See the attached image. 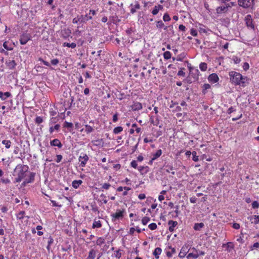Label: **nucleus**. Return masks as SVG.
<instances>
[{
	"label": "nucleus",
	"instance_id": "f257e3e1",
	"mask_svg": "<svg viewBox=\"0 0 259 259\" xmlns=\"http://www.w3.org/2000/svg\"><path fill=\"white\" fill-rule=\"evenodd\" d=\"M231 82L235 85H239L245 87L249 84L248 79L246 77L243 76L240 73L231 71L229 72Z\"/></svg>",
	"mask_w": 259,
	"mask_h": 259
},
{
	"label": "nucleus",
	"instance_id": "f03ea898",
	"mask_svg": "<svg viewBox=\"0 0 259 259\" xmlns=\"http://www.w3.org/2000/svg\"><path fill=\"white\" fill-rule=\"evenodd\" d=\"M28 166L27 165L19 164L14 169L13 176L17 177L15 179L14 183H19L24 179L27 176L28 170Z\"/></svg>",
	"mask_w": 259,
	"mask_h": 259
},
{
	"label": "nucleus",
	"instance_id": "7ed1b4c3",
	"mask_svg": "<svg viewBox=\"0 0 259 259\" xmlns=\"http://www.w3.org/2000/svg\"><path fill=\"white\" fill-rule=\"evenodd\" d=\"M221 4H222V5L218 7L216 9V12L218 14L225 13L228 12L229 8H231L229 3H221Z\"/></svg>",
	"mask_w": 259,
	"mask_h": 259
},
{
	"label": "nucleus",
	"instance_id": "20e7f679",
	"mask_svg": "<svg viewBox=\"0 0 259 259\" xmlns=\"http://www.w3.org/2000/svg\"><path fill=\"white\" fill-rule=\"evenodd\" d=\"M254 0H238V3L240 7L243 8H252Z\"/></svg>",
	"mask_w": 259,
	"mask_h": 259
},
{
	"label": "nucleus",
	"instance_id": "39448f33",
	"mask_svg": "<svg viewBox=\"0 0 259 259\" xmlns=\"http://www.w3.org/2000/svg\"><path fill=\"white\" fill-rule=\"evenodd\" d=\"M125 210L117 209L115 213L111 214L112 222H115L117 220L122 219L124 217Z\"/></svg>",
	"mask_w": 259,
	"mask_h": 259
},
{
	"label": "nucleus",
	"instance_id": "423d86ee",
	"mask_svg": "<svg viewBox=\"0 0 259 259\" xmlns=\"http://www.w3.org/2000/svg\"><path fill=\"white\" fill-rule=\"evenodd\" d=\"M31 36L30 34L23 33L20 36V42L21 45H25L30 39Z\"/></svg>",
	"mask_w": 259,
	"mask_h": 259
},
{
	"label": "nucleus",
	"instance_id": "0eeeda50",
	"mask_svg": "<svg viewBox=\"0 0 259 259\" xmlns=\"http://www.w3.org/2000/svg\"><path fill=\"white\" fill-rule=\"evenodd\" d=\"M89 158L86 154H82L79 157L78 160L80 162V165L82 167H84L87 162L89 160Z\"/></svg>",
	"mask_w": 259,
	"mask_h": 259
},
{
	"label": "nucleus",
	"instance_id": "6e6552de",
	"mask_svg": "<svg viewBox=\"0 0 259 259\" xmlns=\"http://www.w3.org/2000/svg\"><path fill=\"white\" fill-rule=\"evenodd\" d=\"M193 249L194 252L190 253L187 255V258L188 259H196L198 257L199 253L198 250H196L194 248H193Z\"/></svg>",
	"mask_w": 259,
	"mask_h": 259
},
{
	"label": "nucleus",
	"instance_id": "1a4fd4ad",
	"mask_svg": "<svg viewBox=\"0 0 259 259\" xmlns=\"http://www.w3.org/2000/svg\"><path fill=\"white\" fill-rule=\"evenodd\" d=\"M199 71L197 69L194 68L190 71V74L194 79V81L197 80L198 79Z\"/></svg>",
	"mask_w": 259,
	"mask_h": 259
},
{
	"label": "nucleus",
	"instance_id": "9d476101",
	"mask_svg": "<svg viewBox=\"0 0 259 259\" xmlns=\"http://www.w3.org/2000/svg\"><path fill=\"white\" fill-rule=\"evenodd\" d=\"M11 97H12V94L11 93H10L9 92L3 93V92L0 91V99L2 100H3V101L6 100L8 98H10Z\"/></svg>",
	"mask_w": 259,
	"mask_h": 259
},
{
	"label": "nucleus",
	"instance_id": "9b49d317",
	"mask_svg": "<svg viewBox=\"0 0 259 259\" xmlns=\"http://www.w3.org/2000/svg\"><path fill=\"white\" fill-rule=\"evenodd\" d=\"M219 77L218 75L215 73H212L210 75H209L208 77V80L209 81L215 83L218 81L219 80Z\"/></svg>",
	"mask_w": 259,
	"mask_h": 259
},
{
	"label": "nucleus",
	"instance_id": "f8f14e48",
	"mask_svg": "<svg viewBox=\"0 0 259 259\" xmlns=\"http://www.w3.org/2000/svg\"><path fill=\"white\" fill-rule=\"evenodd\" d=\"M223 248H226L228 252H231L234 248L233 243L231 242H228L226 244H223L222 245Z\"/></svg>",
	"mask_w": 259,
	"mask_h": 259
},
{
	"label": "nucleus",
	"instance_id": "ddd939ff",
	"mask_svg": "<svg viewBox=\"0 0 259 259\" xmlns=\"http://www.w3.org/2000/svg\"><path fill=\"white\" fill-rule=\"evenodd\" d=\"M131 7L132 8L131 9V13L132 14H134L136 13L137 10H139L140 9L141 7L140 4L138 2H135V4H131Z\"/></svg>",
	"mask_w": 259,
	"mask_h": 259
},
{
	"label": "nucleus",
	"instance_id": "4468645a",
	"mask_svg": "<svg viewBox=\"0 0 259 259\" xmlns=\"http://www.w3.org/2000/svg\"><path fill=\"white\" fill-rule=\"evenodd\" d=\"M50 145L52 146H57L59 148H62L63 146L61 142L58 139H55L53 141H51L50 142Z\"/></svg>",
	"mask_w": 259,
	"mask_h": 259
},
{
	"label": "nucleus",
	"instance_id": "2eb2a0df",
	"mask_svg": "<svg viewBox=\"0 0 259 259\" xmlns=\"http://www.w3.org/2000/svg\"><path fill=\"white\" fill-rule=\"evenodd\" d=\"M168 225H169L168 230L171 232L174 231V228L178 225V222L177 221L170 220L168 222Z\"/></svg>",
	"mask_w": 259,
	"mask_h": 259
},
{
	"label": "nucleus",
	"instance_id": "dca6fc26",
	"mask_svg": "<svg viewBox=\"0 0 259 259\" xmlns=\"http://www.w3.org/2000/svg\"><path fill=\"white\" fill-rule=\"evenodd\" d=\"M248 219L249 220L251 223L257 224L259 223V216L254 215L248 217Z\"/></svg>",
	"mask_w": 259,
	"mask_h": 259
},
{
	"label": "nucleus",
	"instance_id": "f3484780",
	"mask_svg": "<svg viewBox=\"0 0 259 259\" xmlns=\"http://www.w3.org/2000/svg\"><path fill=\"white\" fill-rule=\"evenodd\" d=\"M162 9L163 6L161 5H158L157 6H155L152 11V14L154 15H155L158 14L160 10H161Z\"/></svg>",
	"mask_w": 259,
	"mask_h": 259
},
{
	"label": "nucleus",
	"instance_id": "a211bd4d",
	"mask_svg": "<svg viewBox=\"0 0 259 259\" xmlns=\"http://www.w3.org/2000/svg\"><path fill=\"white\" fill-rule=\"evenodd\" d=\"M251 16L249 15H247L246 17V24L248 27H250L251 28H254V26L252 24V19H250Z\"/></svg>",
	"mask_w": 259,
	"mask_h": 259
},
{
	"label": "nucleus",
	"instance_id": "6ab92c4d",
	"mask_svg": "<svg viewBox=\"0 0 259 259\" xmlns=\"http://www.w3.org/2000/svg\"><path fill=\"white\" fill-rule=\"evenodd\" d=\"M142 108V104L139 102H135L132 106V109L134 111L139 110Z\"/></svg>",
	"mask_w": 259,
	"mask_h": 259
},
{
	"label": "nucleus",
	"instance_id": "aec40b11",
	"mask_svg": "<svg viewBox=\"0 0 259 259\" xmlns=\"http://www.w3.org/2000/svg\"><path fill=\"white\" fill-rule=\"evenodd\" d=\"M148 166H140L138 167L139 171L140 172L141 174L143 175L146 174L148 171Z\"/></svg>",
	"mask_w": 259,
	"mask_h": 259
},
{
	"label": "nucleus",
	"instance_id": "412c9836",
	"mask_svg": "<svg viewBox=\"0 0 259 259\" xmlns=\"http://www.w3.org/2000/svg\"><path fill=\"white\" fill-rule=\"evenodd\" d=\"M162 250L160 247H157L155 249L153 252V254L155 256L156 259L159 258V255L161 254Z\"/></svg>",
	"mask_w": 259,
	"mask_h": 259
},
{
	"label": "nucleus",
	"instance_id": "4be33fe9",
	"mask_svg": "<svg viewBox=\"0 0 259 259\" xmlns=\"http://www.w3.org/2000/svg\"><path fill=\"white\" fill-rule=\"evenodd\" d=\"M204 227V224L203 223H195L194 225L193 229L196 231H200Z\"/></svg>",
	"mask_w": 259,
	"mask_h": 259
},
{
	"label": "nucleus",
	"instance_id": "5701e85b",
	"mask_svg": "<svg viewBox=\"0 0 259 259\" xmlns=\"http://www.w3.org/2000/svg\"><path fill=\"white\" fill-rule=\"evenodd\" d=\"M35 176V172H30L29 173V178L28 179H26V180L29 183H33L34 181Z\"/></svg>",
	"mask_w": 259,
	"mask_h": 259
},
{
	"label": "nucleus",
	"instance_id": "b1692460",
	"mask_svg": "<svg viewBox=\"0 0 259 259\" xmlns=\"http://www.w3.org/2000/svg\"><path fill=\"white\" fill-rule=\"evenodd\" d=\"M82 183V181L80 180H74L72 183V187L74 188H77Z\"/></svg>",
	"mask_w": 259,
	"mask_h": 259
},
{
	"label": "nucleus",
	"instance_id": "393cba45",
	"mask_svg": "<svg viewBox=\"0 0 259 259\" xmlns=\"http://www.w3.org/2000/svg\"><path fill=\"white\" fill-rule=\"evenodd\" d=\"M7 65L9 69H14L16 65V63L15 60H10L7 63Z\"/></svg>",
	"mask_w": 259,
	"mask_h": 259
},
{
	"label": "nucleus",
	"instance_id": "a878e982",
	"mask_svg": "<svg viewBox=\"0 0 259 259\" xmlns=\"http://www.w3.org/2000/svg\"><path fill=\"white\" fill-rule=\"evenodd\" d=\"M162 154V151L161 149L158 150L155 153L153 154L152 160H155L159 157Z\"/></svg>",
	"mask_w": 259,
	"mask_h": 259
},
{
	"label": "nucleus",
	"instance_id": "bb28decb",
	"mask_svg": "<svg viewBox=\"0 0 259 259\" xmlns=\"http://www.w3.org/2000/svg\"><path fill=\"white\" fill-rule=\"evenodd\" d=\"M96 255V252L95 251L92 249H91L89 254V256H88L87 259H94Z\"/></svg>",
	"mask_w": 259,
	"mask_h": 259
},
{
	"label": "nucleus",
	"instance_id": "cd10ccee",
	"mask_svg": "<svg viewBox=\"0 0 259 259\" xmlns=\"http://www.w3.org/2000/svg\"><path fill=\"white\" fill-rule=\"evenodd\" d=\"M63 47H67L68 48H71L72 49H74L76 47V44L74 42H72L71 44L68 42H64L63 44Z\"/></svg>",
	"mask_w": 259,
	"mask_h": 259
},
{
	"label": "nucleus",
	"instance_id": "c85d7f7f",
	"mask_svg": "<svg viewBox=\"0 0 259 259\" xmlns=\"http://www.w3.org/2000/svg\"><path fill=\"white\" fill-rule=\"evenodd\" d=\"M185 57H186V54L185 53H183L177 56L176 59H175V58H173L172 59H173V60H175V59H176L177 61H182Z\"/></svg>",
	"mask_w": 259,
	"mask_h": 259
},
{
	"label": "nucleus",
	"instance_id": "c756f323",
	"mask_svg": "<svg viewBox=\"0 0 259 259\" xmlns=\"http://www.w3.org/2000/svg\"><path fill=\"white\" fill-rule=\"evenodd\" d=\"M102 227L101 223L100 221H96L94 220V222L93 224L92 228H101Z\"/></svg>",
	"mask_w": 259,
	"mask_h": 259
},
{
	"label": "nucleus",
	"instance_id": "7c9ffc66",
	"mask_svg": "<svg viewBox=\"0 0 259 259\" xmlns=\"http://www.w3.org/2000/svg\"><path fill=\"white\" fill-rule=\"evenodd\" d=\"M84 130L87 134H89L93 132L94 131V129L91 126L86 124L85 125Z\"/></svg>",
	"mask_w": 259,
	"mask_h": 259
},
{
	"label": "nucleus",
	"instance_id": "2f4dec72",
	"mask_svg": "<svg viewBox=\"0 0 259 259\" xmlns=\"http://www.w3.org/2000/svg\"><path fill=\"white\" fill-rule=\"evenodd\" d=\"M187 249V247L185 248L184 246L182 248L179 254V256L180 257H183L186 255Z\"/></svg>",
	"mask_w": 259,
	"mask_h": 259
},
{
	"label": "nucleus",
	"instance_id": "473e14b6",
	"mask_svg": "<svg viewBox=\"0 0 259 259\" xmlns=\"http://www.w3.org/2000/svg\"><path fill=\"white\" fill-rule=\"evenodd\" d=\"M71 33V30L69 29L64 30L63 31V33L62 34L63 37L64 38H67L70 36V34Z\"/></svg>",
	"mask_w": 259,
	"mask_h": 259
},
{
	"label": "nucleus",
	"instance_id": "72a5a7b5",
	"mask_svg": "<svg viewBox=\"0 0 259 259\" xmlns=\"http://www.w3.org/2000/svg\"><path fill=\"white\" fill-rule=\"evenodd\" d=\"M60 125L59 124H56L54 127L51 126L49 128V132L50 133H52L54 130L58 131L60 128Z\"/></svg>",
	"mask_w": 259,
	"mask_h": 259
},
{
	"label": "nucleus",
	"instance_id": "f704fd0d",
	"mask_svg": "<svg viewBox=\"0 0 259 259\" xmlns=\"http://www.w3.org/2000/svg\"><path fill=\"white\" fill-rule=\"evenodd\" d=\"M211 88V86L208 83H204L203 85V90H202V93L203 94H205L206 93V90H208V89H210Z\"/></svg>",
	"mask_w": 259,
	"mask_h": 259
},
{
	"label": "nucleus",
	"instance_id": "c9c22d12",
	"mask_svg": "<svg viewBox=\"0 0 259 259\" xmlns=\"http://www.w3.org/2000/svg\"><path fill=\"white\" fill-rule=\"evenodd\" d=\"M199 68L201 71H206L207 68V65L206 63L202 62L199 65Z\"/></svg>",
	"mask_w": 259,
	"mask_h": 259
},
{
	"label": "nucleus",
	"instance_id": "e433bc0d",
	"mask_svg": "<svg viewBox=\"0 0 259 259\" xmlns=\"http://www.w3.org/2000/svg\"><path fill=\"white\" fill-rule=\"evenodd\" d=\"M165 27V26L164 25L162 21L159 20V21H156V27L157 28H163L164 29V28Z\"/></svg>",
	"mask_w": 259,
	"mask_h": 259
},
{
	"label": "nucleus",
	"instance_id": "4c0bfd02",
	"mask_svg": "<svg viewBox=\"0 0 259 259\" xmlns=\"http://www.w3.org/2000/svg\"><path fill=\"white\" fill-rule=\"evenodd\" d=\"M2 143L5 145L6 148H10L11 145V142L9 140H3Z\"/></svg>",
	"mask_w": 259,
	"mask_h": 259
},
{
	"label": "nucleus",
	"instance_id": "58836bf2",
	"mask_svg": "<svg viewBox=\"0 0 259 259\" xmlns=\"http://www.w3.org/2000/svg\"><path fill=\"white\" fill-rule=\"evenodd\" d=\"M123 130V128L121 126H117L114 128L113 133L115 134H118Z\"/></svg>",
	"mask_w": 259,
	"mask_h": 259
},
{
	"label": "nucleus",
	"instance_id": "ea45409f",
	"mask_svg": "<svg viewBox=\"0 0 259 259\" xmlns=\"http://www.w3.org/2000/svg\"><path fill=\"white\" fill-rule=\"evenodd\" d=\"M80 16V23H85L87 22V14L85 15H79Z\"/></svg>",
	"mask_w": 259,
	"mask_h": 259
},
{
	"label": "nucleus",
	"instance_id": "a19ab883",
	"mask_svg": "<svg viewBox=\"0 0 259 259\" xmlns=\"http://www.w3.org/2000/svg\"><path fill=\"white\" fill-rule=\"evenodd\" d=\"M163 57L164 59L168 60L171 58V53L169 51H166L163 53Z\"/></svg>",
	"mask_w": 259,
	"mask_h": 259
},
{
	"label": "nucleus",
	"instance_id": "79ce46f5",
	"mask_svg": "<svg viewBox=\"0 0 259 259\" xmlns=\"http://www.w3.org/2000/svg\"><path fill=\"white\" fill-rule=\"evenodd\" d=\"M25 213L24 211H21L17 214V218L18 220H22L24 218V215Z\"/></svg>",
	"mask_w": 259,
	"mask_h": 259
},
{
	"label": "nucleus",
	"instance_id": "37998d69",
	"mask_svg": "<svg viewBox=\"0 0 259 259\" xmlns=\"http://www.w3.org/2000/svg\"><path fill=\"white\" fill-rule=\"evenodd\" d=\"M105 242V239L103 238L99 237L96 242V244L98 245H101L102 244H104Z\"/></svg>",
	"mask_w": 259,
	"mask_h": 259
},
{
	"label": "nucleus",
	"instance_id": "c03bdc74",
	"mask_svg": "<svg viewBox=\"0 0 259 259\" xmlns=\"http://www.w3.org/2000/svg\"><path fill=\"white\" fill-rule=\"evenodd\" d=\"M192 156H193V157H192V159L193 161H194L195 162H197L199 160V158H198V156H197V153L196 151H193L192 152Z\"/></svg>",
	"mask_w": 259,
	"mask_h": 259
},
{
	"label": "nucleus",
	"instance_id": "a18cd8bd",
	"mask_svg": "<svg viewBox=\"0 0 259 259\" xmlns=\"http://www.w3.org/2000/svg\"><path fill=\"white\" fill-rule=\"evenodd\" d=\"M53 241H54V240H53V238L51 236H50L49 238L48 242V244L47 247V248L48 250H50V246L53 243Z\"/></svg>",
	"mask_w": 259,
	"mask_h": 259
},
{
	"label": "nucleus",
	"instance_id": "49530a36",
	"mask_svg": "<svg viewBox=\"0 0 259 259\" xmlns=\"http://www.w3.org/2000/svg\"><path fill=\"white\" fill-rule=\"evenodd\" d=\"M149 221H150V218L149 217H145L143 218V219L142 220V223L144 225H145L149 222Z\"/></svg>",
	"mask_w": 259,
	"mask_h": 259
},
{
	"label": "nucleus",
	"instance_id": "de8ad7c7",
	"mask_svg": "<svg viewBox=\"0 0 259 259\" xmlns=\"http://www.w3.org/2000/svg\"><path fill=\"white\" fill-rule=\"evenodd\" d=\"M148 227L150 230H154L157 228V225L154 223H152L148 225Z\"/></svg>",
	"mask_w": 259,
	"mask_h": 259
},
{
	"label": "nucleus",
	"instance_id": "09e8293b",
	"mask_svg": "<svg viewBox=\"0 0 259 259\" xmlns=\"http://www.w3.org/2000/svg\"><path fill=\"white\" fill-rule=\"evenodd\" d=\"M163 19L164 21L166 22L169 21L170 20V18L167 13H165L163 15Z\"/></svg>",
	"mask_w": 259,
	"mask_h": 259
},
{
	"label": "nucleus",
	"instance_id": "8fccbe9b",
	"mask_svg": "<svg viewBox=\"0 0 259 259\" xmlns=\"http://www.w3.org/2000/svg\"><path fill=\"white\" fill-rule=\"evenodd\" d=\"M64 126L67 128H71L73 126V124L71 122L65 121L64 123Z\"/></svg>",
	"mask_w": 259,
	"mask_h": 259
},
{
	"label": "nucleus",
	"instance_id": "3c124183",
	"mask_svg": "<svg viewBox=\"0 0 259 259\" xmlns=\"http://www.w3.org/2000/svg\"><path fill=\"white\" fill-rule=\"evenodd\" d=\"M72 23L74 24L80 23V16L78 15L76 17L74 18L72 20Z\"/></svg>",
	"mask_w": 259,
	"mask_h": 259
},
{
	"label": "nucleus",
	"instance_id": "603ef678",
	"mask_svg": "<svg viewBox=\"0 0 259 259\" xmlns=\"http://www.w3.org/2000/svg\"><path fill=\"white\" fill-rule=\"evenodd\" d=\"M43 122V119L40 116H37L35 118V122L37 124H39Z\"/></svg>",
	"mask_w": 259,
	"mask_h": 259
},
{
	"label": "nucleus",
	"instance_id": "864d4df0",
	"mask_svg": "<svg viewBox=\"0 0 259 259\" xmlns=\"http://www.w3.org/2000/svg\"><path fill=\"white\" fill-rule=\"evenodd\" d=\"M190 33L192 35L196 36L197 35V31L194 28H192L190 30Z\"/></svg>",
	"mask_w": 259,
	"mask_h": 259
},
{
	"label": "nucleus",
	"instance_id": "5fc2aeb1",
	"mask_svg": "<svg viewBox=\"0 0 259 259\" xmlns=\"http://www.w3.org/2000/svg\"><path fill=\"white\" fill-rule=\"evenodd\" d=\"M131 166L134 168H138L137 166H138V164H137V161L136 160H133L131 162Z\"/></svg>",
	"mask_w": 259,
	"mask_h": 259
},
{
	"label": "nucleus",
	"instance_id": "6e6d98bb",
	"mask_svg": "<svg viewBox=\"0 0 259 259\" xmlns=\"http://www.w3.org/2000/svg\"><path fill=\"white\" fill-rule=\"evenodd\" d=\"M175 252H176V249L174 248H173L171 249V251H170V252L167 251L166 252V255L168 257H171L172 256V254L174 253Z\"/></svg>",
	"mask_w": 259,
	"mask_h": 259
},
{
	"label": "nucleus",
	"instance_id": "4d7b16f0",
	"mask_svg": "<svg viewBox=\"0 0 259 259\" xmlns=\"http://www.w3.org/2000/svg\"><path fill=\"white\" fill-rule=\"evenodd\" d=\"M233 60L235 64H238L241 61L240 58H239L237 57H233Z\"/></svg>",
	"mask_w": 259,
	"mask_h": 259
},
{
	"label": "nucleus",
	"instance_id": "13d9d810",
	"mask_svg": "<svg viewBox=\"0 0 259 259\" xmlns=\"http://www.w3.org/2000/svg\"><path fill=\"white\" fill-rule=\"evenodd\" d=\"M111 186L110 184H109V183H104V184H103L102 186V188L104 189H106V190H107Z\"/></svg>",
	"mask_w": 259,
	"mask_h": 259
},
{
	"label": "nucleus",
	"instance_id": "bf43d9fd",
	"mask_svg": "<svg viewBox=\"0 0 259 259\" xmlns=\"http://www.w3.org/2000/svg\"><path fill=\"white\" fill-rule=\"evenodd\" d=\"M115 256L118 258H119L121 256V252L120 250H118L116 251L115 253Z\"/></svg>",
	"mask_w": 259,
	"mask_h": 259
},
{
	"label": "nucleus",
	"instance_id": "052dcab7",
	"mask_svg": "<svg viewBox=\"0 0 259 259\" xmlns=\"http://www.w3.org/2000/svg\"><path fill=\"white\" fill-rule=\"evenodd\" d=\"M51 64L53 65H56L59 63V60L58 59H54L51 60Z\"/></svg>",
	"mask_w": 259,
	"mask_h": 259
},
{
	"label": "nucleus",
	"instance_id": "680f3d73",
	"mask_svg": "<svg viewBox=\"0 0 259 259\" xmlns=\"http://www.w3.org/2000/svg\"><path fill=\"white\" fill-rule=\"evenodd\" d=\"M39 60L41 61L45 65L48 66V67L51 66L50 64L48 62L42 59L39 58Z\"/></svg>",
	"mask_w": 259,
	"mask_h": 259
},
{
	"label": "nucleus",
	"instance_id": "e2e57ef3",
	"mask_svg": "<svg viewBox=\"0 0 259 259\" xmlns=\"http://www.w3.org/2000/svg\"><path fill=\"white\" fill-rule=\"evenodd\" d=\"M252 206L253 208H258L259 207V203L257 201H253L252 203Z\"/></svg>",
	"mask_w": 259,
	"mask_h": 259
},
{
	"label": "nucleus",
	"instance_id": "0e129e2a",
	"mask_svg": "<svg viewBox=\"0 0 259 259\" xmlns=\"http://www.w3.org/2000/svg\"><path fill=\"white\" fill-rule=\"evenodd\" d=\"M56 162L59 163L61 161L62 159V156L61 155L58 154L56 155Z\"/></svg>",
	"mask_w": 259,
	"mask_h": 259
},
{
	"label": "nucleus",
	"instance_id": "69168bd1",
	"mask_svg": "<svg viewBox=\"0 0 259 259\" xmlns=\"http://www.w3.org/2000/svg\"><path fill=\"white\" fill-rule=\"evenodd\" d=\"M249 65L248 63H247V62L244 63L243 65V68L244 70H247V69H249Z\"/></svg>",
	"mask_w": 259,
	"mask_h": 259
},
{
	"label": "nucleus",
	"instance_id": "338daca9",
	"mask_svg": "<svg viewBox=\"0 0 259 259\" xmlns=\"http://www.w3.org/2000/svg\"><path fill=\"white\" fill-rule=\"evenodd\" d=\"M235 111V109L233 107H231L228 109L227 113L230 114L232 113V112H234Z\"/></svg>",
	"mask_w": 259,
	"mask_h": 259
},
{
	"label": "nucleus",
	"instance_id": "774afa93",
	"mask_svg": "<svg viewBox=\"0 0 259 259\" xmlns=\"http://www.w3.org/2000/svg\"><path fill=\"white\" fill-rule=\"evenodd\" d=\"M197 198L195 197H192L190 198V201L192 203H195L196 202Z\"/></svg>",
	"mask_w": 259,
	"mask_h": 259
}]
</instances>
